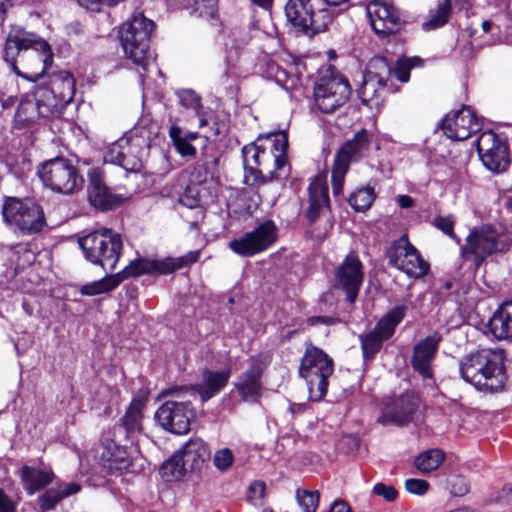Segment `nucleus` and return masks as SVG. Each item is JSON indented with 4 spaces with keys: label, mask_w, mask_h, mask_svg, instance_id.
Returning a JSON list of instances; mask_svg holds the SVG:
<instances>
[{
    "label": "nucleus",
    "mask_w": 512,
    "mask_h": 512,
    "mask_svg": "<svg viewBox=\"0 0 512 512\" xmlns=\"http://www.w3.org/2000/svg\"><path fill=\"white\" fill-rule=\"evenodd\" d=\"M288 136L285 131L259 136L255 142L242 148L244 182L254 185L259 181L286 177Z\"/></svg>",
    "instance_id": "1"
},
{
    "label": "nucleus",
    "mask_w": 512,
    "mask_h": 512,
    "mask_svg": "<svg viewBox=\"0 0 512 512\" xmlns=\"http://www.w3.org/2000/svg\"><path fill=\"white\" fill-rule=\"evenodd\" d=\"M4 59L16 75L34 82L52 65L53 53L43 38L12 27L6 38Z\"/></svg>",
    "instance_id": "2"
},
{
    "label": "nucleus",
    "mask_w": 512,
    "mask_h": 512,
    "mask_svg": "<svg viewBox=\"0 0 512 512\" xmlns=\"http://www.w3.org/2000/svg\"><path fill=\"white\" fill-rule=\"evenodd\" d=\"M504 359L502 349H478L460 361V375L479 391L497 392L504 386Z\"/></svg>",
    "instance_id": "3"
},
{
    "label": "nucleus",
    "mask_w": 512,
    "mask_h": 512,
    "mask_svg": "<svg viewBox=\"0 0 512 512\" xmlns=\"http://www.w3.org/2000/svg\"><path fill=\"white\" fill-rule=\"evenodd\" d=\"M154 28V22L146 18L142 13L133 14L119 29V37L124 53L132 62L141 67L139 72L141 83L148 77L146 73L154 69L160 71L153 59L149 56L150 35Z\"/></svg>",
    "instance_id": "4"
},
{
    "label": "nucleus",
    "mask_w": 512,
    "mask_h": 512,
    "mask_svg": "<svg viewBox=\"0 0 512 512\" xmlns=\"http://www.w3.org/2000/svg\"><path fill=\"white\" fill-rule=\"evenodd\" d=\"M79 246L87 261L100 265L105 271H114L120 259L123 240L119 233L101 228L79 238Z\"/></svg>",
    "instance_id": "5"
},
{
    "label": "nucleus",
    "mask_w": 512,
    "mask_h": 512,
    "mask_svg": "<svg viewBox=\"0 0 512 512\" xmlns=\"http://www.w3.org/2000/svg\"><path fill=\"white\" fill-rule=\"evenodd\" d=\"M333 372V359L322 349L307 343L299 366V375L306 381L311 401L324 398Z\"/></svg>",
    "instance_id": "6"
},
{
    "label": "nucleus",
    "mask_w": 512,
    "mask_h": 512,
    "mask_svg": "<svg viewBox=\"0 0 512 512\" xmlns=\"http://www.w3.org/2000/svg\"><path fill=\"white\" fill-rule=\"evenodd\" d=\"M511 244L509 235L498 231L493 225L484 224L470 231L461 247V255L479 267L488 256L508 250Z\"/></svg>",
    "instance_id": "7"
},
{
    "label": "nucleus",
    "mask_w": 512,
    "mask_h": 512,
    "mask_svg": "<svg viewBox=\"0 0 512 512\" xmlns=\"http://www.w3.org/2000/svg\"><path fill=\"white\" fill-rule=\"evenodd\" d=\"M2 216L6 225L24 235L40 232L46 223L42 207L29 198L5 197Z\"/></svg>",
    "instance_id": "8"
},
{
    "label": "nucleus",
    "mask_w": 512,
    "mask_h": 512,
    "mask_svg": "<svg viewBox=\"0 0 512 512\" xmlns=\"http://www.w3.org/2000/svg\"><path fill=\"white\" fill-rule=\"evenodd\" d=\"M149 147V137L135 130L109 145L104 152V161L121 166L126 171H136L141 167Z\"/></svg>",
    "instance_id": "9"
},
{
    "label": "nucleus",
    "mask_w": 512,
    "mask_h": 512,
    "mask_svg": "<svg viewBox=\"0 0 512 512\" xmlns=\"http://www.w3.org/2000/svg\"><path fill=\"white\" fill-rule=\"evenodd\" d=\"M37 174L51 190L63 194L73 193L83 182L77 168L66 158L56 157L41 163Z\"/></svg>",
    "instance_id": "10"
},
{
    "label": "nucleus",
    "mask_w": 512,
    "mask_h": 512,
    "mask_svg": "<svg viewBox=\"0 0 512 512\" xmlns=\"http://www.w3.org/2000/svg\"><path fill=\"white\" fill-rule=\"evenodd\" d=\"M350 95L351 87L348 80L333 71H327L314 86L315 105L325 114L333 113L344 105Z\"/></svg>",
    "instance_id": "11"
},
{
    "label": "nucleus",
    "mask_w": 512,
    "mask_h": 512,
    "mask_svg": "<svg viewBox=\"0 0 512 512\" xmlns=\"http://www.w3.org/2000/svg\"><path fill=\"white\" fill-rule=\"evenodd\" d=\"M285 14L293 26L309 36L325 31L332 22L329 11H315L310 0H289L285 6Z\"/></svg>",
    "instance_id": "12"
},
{
    "label": "nucleus",
    "mask_w": 512,
    "mask_h": 512,
    "mask_svg": "<svg viewBox=\"0 0 512 512\" xmlns=\"http://www.w3.org/2000/svg\"><path fill=\"white\" fill-rule=\"evenodd\" d=\"M199 251H190L178 258L155 259L150 257H138L119 272L122 280L130 277H138L143 274H168L176 269L195 263L199 259Z\"/></svg>",
    "instance_id": "13"
},
{
    "label": "nucleus",
    "mask_w": 512,
    "mask_h": 512,
    "mask_svg": "<svg viewBox=\"0 0 512 512\" xmlns=\"http://www.w3.org/2000/svg\"><path fill=\"white\" fill-rule=\"evenodd\" d=\"M196 412L190 401L167 400L155 412V420L164 430L184 435L190 431Z\"/></svg>",
    "instance_id": "14"
},
{
    "label": "nucleus",
    "mask_w": 512,
    "mask_h": 512,
    "mask_svg": "<svg viewBox=\"0 0 512 512\" xmlns=\"http://www.w3.org/2000/svg\"><path fill=\"white\" fill-rule=\"evenodd\" d=\"M483 165L493 173L504 172L509 163V149L505 139L491 130L483 132L476 143Z\"/></svg>",
    "instance_id": "15"
},
{
    "label": "nucleus",
    "mask_w": 512,
    "mask_h": 512,
    "mask_svg": "<svg viewBox=\"0 0 512 512\" xmlns=\"http://www.w3.org/2000/svg\"><path fill=\"white\" fill-rule=\"evenodd\" d=\"M387 257L392 266L414 278L424 276L429 269L428 263L406 237L393 244L387 251Z\"/></svg>",
    "instance_id": "16"
},
{
    "label": "nucleus",
    "mask_w": 512,
    "mask_h": 512,
    "mask_svg": "<svg viewBox=\"0 0 512 512\" xmlns=\"http://www.w3.org/2000/svg\"><path fill=\"white\" fill-rule=\"evenodd\" d=\"M277 240V227L273 221L267 220L253 231L243 234L231 241L229 247L235 253L250 257L269 248Z\"/></svg>",
    "instance_id": "17"
},
{
    "label": "nucleus",
    "mask_w": 512,
    "mask_h": 512,
    "mask_svg": "<svg viewBox=\"0 0 512 512\" xmlns=\"http://www.w3.org/2000/svg\"><path fill=\"white\" fill-rule=\"evenodd\" d=\"M363 265L355 253H349L335 271V287L341 289L349 303H354L363 283Z\"/></svg>",
    "instance_id": "18"
},
{
    "label": "nucleus",
    "mask_w": 512,
    "mask_h": 512,
    "mask_svg": "<svg viewBox=\"0 0 512 512\" xmlns=\"http://www.w3.org/2000/svg\"><path fill=\"white\" fill-rule=\"evenodd\" d=\"M418 407V397L413 393H404L384 404L377 421L382 425L405 426L412 422Z\"/></svg>",
    "instance_id": "19"
},
{
    "label": "nucleus",
    "mask_w": 512,
    "mask_h": 512,
    "mask_svg": "<svg viewBox=\"0 0 512 512\" xmlns=\"http://www.w3.org/2000/svg\"><path fill=\"white\" fill-rule=\"evenodd\" d=\"M441 127L449 139L463 141L481 130V122L471 107L463 106L461 109L447 114Z\"/></svg>",
    "instance_id": "20"
},
{
    "label": "nucleus",
    "mask_w": 512,
    "mask_h": 512,
    "mask_svg": "<svg viewBox=\"0 0 512 512\" xmlns=\"http://www.w3.org/2000/svg\"><path fill=\"white\" fill-rule=\"evenodd\" d=\"M39 93L48 103L56 104V116L59 117L66 105L73 100L75 94L74 78L70 73L61 71L54 74L50 79L49 86L40 88Z\"/></svg>",
    "instance_id": "21"
},
{
    "label": "nucleus",
    "mask_w": 512,
    "mask_h": 512,
    "mask_svg": "<svg viewBox=\"0 0 512 512\" xmlns=\"http://www.w3.org/2000/svg\"><path fill=\"white\" fill-rule=\"evenodd\" d=\"M366 11L371 27L378 36L385 37L398 30L400 15L392 4L374 0L367 5Z\"/></svg>",
    "instance_id": "22"
},
{
    "label": "nucleus",
    "mask_w": 512,
    "mask_h": 512,
    "mask_svg": "<svg viewBox=\"0 0 512 512\" xmlns=\"http://www.w3.org/2000/svg\"><path fill=\"white\" fill-rule=\"evenodd\" d=\"M56 114V104L48 103L40 96L38 90L36 95H26L21 99L15 113V120L22 125H30L41 118L57 117Z\"/></svg>",
    "instance_id": "23"
},
{
    "label": "nucleus",
    "mask_w": 512,
    "mask_h": 512,
    "mask_svg": "<svg viewBox=\"0 0 512 512\" xmlns=\"http://www.w3.org/2000/svg\"><path fill=\"white\" fill-rule=\"evenodd\" d=\"M441 341L442 335L434 332L416 343L413 347L411 366L423 379L433 378L432 363Z\"/></svg>",
    "instance_id": "24"
},
{
    "label": "nucleus",
    "mask_w": 512,
    "mask_h": 512,
    "mask_svg": "<svg viewBox=\"0 0 512 512\" xmlns=\"http://www.w3.org/2000/svg\"><path fill=\"white\" fill-rule=\"evenodd\" d=\"M88 200L91 205L102 210L112 209L119 205V198L113 195L103 181V173L93 168L88 173Z\"/></svg>",
    "instance_id": "25"
},
{
    "label": "nucleus",
    "mask_w": 512,
    "mask_h": 512,
    "mask_svg": "<svg viewBox=\"0 0 512 512\" xmlns=\"http://www.w3.org/2000/svg\"><path fill=\"white\" fill-rule=\"evenodd\" d=\"M265 363L260 358L252 359L249 368L242 374L236 388L241 398L245 401H255L261 394V375Z\"/></svg>",
    "instance_id": "26"
},
{
    "label": "nucleus",
    "mask_w": 512,
    "mask_h": 512,
    "mask_svg": "<svg viewBox=\"0 0 512 512\" xmlns=\"http://www.w3.org/2000/svg\"><path fill=\"white\" fill-rule=\"evenodd\" d=\"M189 473H199L210 459L211 452L201 439H191L178 451Z\"/></svg>",
    "instance_id": "27"
},
{
    "label": "nucleus",
    "mask_w": 512,
    "mask_h": 512,
    "mask_svg": "<svg viewBox=\"0 0 512 512\" xmlns=\"http://www.w3.org/2000/svg\"><path fill=\"white\" fill-rule=\"evenodd\" d=\"M370 147V137L367 130L355 133L352 139L346 141L336 153L334 161L350 166L351 162L364 157Z\"/></svg>",
    "instance_id": "28"
},
{
    "label": "nucleus",
    "mask_w": 512,
    "mask_h": 512,
    "mask_svg": "<svg viewBox=\"0 0 512 512\" xmlns=\"http://www.w3.org/2000/svg\"><path fill=\"white\" fill-rule=\"evenodd\" d=\"M308 194L307 217L311 222H314L322 211L329 209L328 186L325 175L318 174L313 178L308 187Z\"/></svg>",
    "instance_id": "29"
},
{
    "label": "nucleus",
    "mask_w": 512,
    "mask_h": 512,
    "mask_svg": "<svg viewBox=\"0 0 512 512\" xmlns=\"http://www.w3.org/2000/svg\"><path fill=\"white\" fill-rule=\"evenodd\" d=\"M101 460L109 470H128L130 467V457L125 447L118 445L114 440L103 442Z\"/></svg>",
    "instance_id": "30"
},
{
    "label": "nucleus",
    "mask_w": 512,
    "mask_h": 512,
    "mask_svg": "<svg viewBox=\"0 0 512 512\" xmlns=\"http://www.w3.org/2000/svg\"><path fill=\"white\" fill-rule=\"evenodd\" d=\"M224 384V373L223 372H210L207 371L203 375V381L201 384L190 388H177L173 392H185L189 394H198L200 399L208 401L215 396Z\"/></svg>",
    "instance_id": "31"
},
{
    "label": "nucleus",
    "mask_w": 512,
    "mask_h": 512,
    "mask_svg": "<svg viewBox=\"0 0 512 512\" xmlns=\"http://www.w3.org/2000/svg\"><path fill=\"white\" fill-rule=\"evenodd\" d=\"M54 474L50 469H42L25 465L21 468V480L24 489L32 495L53 481Z\"/></svg>",
    "instance_id": "32"
},
{
    "label": "nucleus",
    "mask_w": 512,
    "mask_h": 512,
    "mask_svg": "<svg viewBox=\"0 0 512 512\" xmlns=\"http://www.w3.org/2000/svg\"><path fill=\"white\" fill-rule=\"evenodd\" d=\"M489 327L497 339H512V301L504 303L494 313Z\"/></svg>",
    "instance_id": "33"
},
{
    "label": "nucleus",
    "mask_w": 512,
    "mask_h": 512,
    "mask_svg": "<svg viewBox=\"0 0 512 512\" xmlns=\"http://www.w3.org/2000/svg\"><path fill=\"white\" fill-rule=\"evenodd\" d=\"M81 490V486L76 482L63 483L56 488L46 490L39 498V507L42 511H49L68 496L74 495Z\"/></svg>",
    "instance_id": "34"
},
{
    "label": "nucleus",
    "mask_w": 512,
    "mask_h": 512,
    "mask_svg": "<svg viewBox=\"0 0 512 512\" xmlns=\"http://www.w3.org/2000/svg\"><path fill=\"white\" fill-rule=\"evenodd\" d=\"M169 136L176 151L185 158H194L197 153L193 142L199 138L196 132H184L179 126L173 125L169 129Z\"/></svg>",
    "instance_id": "35"
},
{
    "label": "nucleus",
    "mask_w": 512,
    "mask_h": 512,
    "mask_svg": "<svg viewBox=\"0 0 512 512\" xmlns=\"http://www.w3.org/2000/svg\"><path fill=\"white\" fill-rule=\"evenodd\" d=\"M405 305H398L383 316L372 330L383 341L389 339L395 332L396 326L403 320L406 313Z\"/></svg>",
    "instance_id": "36"
},
{
    "label": "nucleus",
    "mask_w": 512,
    "mask_h": 512,
    "mask_svg": "<svg viewBox=\"0 0 512 512\" xmlns=\"http://www.w3.org/2000/svg\"><path fill=\"white\" fill-rule=\"evenodd\" d=\"M451 0H437L434 8L427 14L426 20L422 23L424 31H432L444 26L451 16Z\"/></svg>",
    "instance_id": "37"
},
{
    "label": "nucleus",
    "mask_w": 512,
    "mask_h": 512,
    "mask_svg": "<svg viewBox=\"0 0 512 512\" xmlns=\"http://www.w3.org/2000/svg\"><path fill=\"white\" fill-rule=\"evenodd\" d=\"M144 402L140 399H134L122 418V425L129 436L140 433L142 430Z\"/></svg>",
    "instance_id": "38"
},
{
    "label": "nucleus",
    "mask_w": 512,
    "mask_h": 512,
    "mask_svg": "<svg viewBox=\"0 0 512 512\" xmlns=\"http://www.w3.org/2000/svg\"><path fill=\"white\" fill-rule=\"evenodd\" d=\"M445 460V453L437 448L420 453L414 461L415 467L422 474H429L437 470Z\"/></svg>",
    "instance_id": "39"
},
{
    "label": "nucleus",
    "mask_w": 512,
    "mask_h": 512,
    "mask_svg": "<svg viewBox=\"0 0 512 512\" xmlns=\"http://www.w3.org/2000/svg\"><path fill=\"white\" fill-rule=\"evenodd\" d=\"M122 281L120 274L107 275L104 278L83 285L80 289L81 294L95 296L107 293L115 289Z\"/></svg>",
    "instance_id": "40"
},
{
    "label": "nucleus",
    "mask_w": 512,
    "mask_h": 512,
    "mask_svg": "<svg viewBox=\"0 0 512 512\" xmlns=\"http://www.w3.org/2000/svg\"><path fill=\"white\" fill-rule=\"evenodd\" d=\"M162 478L167 481H177L189 474L178 452L165 461L160 467Z\"/></svg>",
    "instance_id": "41"
},
{
    "label": "nucleus",
    "mask_w": 512,
    "mask_h": 512,
    "mask_svg": "<svg viewBox=\"0 0 512 512\" xmlns=\"http://www.w3.org/2000/svg\"><path fill=\"white\" fill-rule=\"evenodd\" d=\"M384 87L385 82L383 78L378 77L372 72H368L359 92L363 103L367 104L368 102L374 101L375 98H378L380 93L384 90Z\"/></svg>",
    "instance_id": "42"
},
{
    "label": "nucleus",
    "mask_w": 512,
    "mask_h": 512,
    "mask_svg": "<svg viewBox=\"0 0 512 512\" xmlns=\"http://www.w3.org/2000/svg\"><path fill=\"white\" fill-rule=\"evenodd\" d=\"M413 61H418L421 63L422 59L418 57L400 59L396 62L393 71L390 70L387 63L383 59L376 60L375 63L382 67L387 73H393L397 80L405 83L409 80L410 70L414 65Z\"/></svg>",
    "instance_id": "43"
},
{
    "label": "nucleus",
    "mask_w": 512,
    "mask_h": 512,
    "mask_svg": "<svg viewBox=\"0 0 512 512\" xmlns=\"http://www.w3.org/2000/svg\"><path fill=\"white\" fill-rule=\"evenodd\" d=\"M374 199V189L371 187H364L357 190L349 197V204L354 210L364 212L370 208Z\"/></svg>",
    "instance_id": "44"
},
{
    "label": "nucleus",
    "mask_w": 512,
    "mask_h": 512,
    "mask_svg": "<svg viewBox=\"0 0 512 512\" xmlns=\"http://www.w3.org/2000/svg\"><path fill=\"white\" fill-rule=\"evenodd\" d=\"M296 498L304 512H316L320 499L318 491L298 489Z\"/></svg>",
    "instance_id": "45"
},
{
    "label": "nucleus",
    "mask_w": 512,
    "mask_h": 512,
    "mask_svg": "<svg viewBox=\"0 0 512 512\" xmlns=\"http://www.w3.org/2000/svg\"><path fill=\"white\" fill-rule=\"evenodd\" d=\"M349 167L341 162L334 161L331 175L332 191L335 197L342 194L345 175Z\"/></svg>",
    "instance_id": "46"
},
{
    "label": "nucleus",
    "mask_w": 512,
    "mask_h": 512,
    "mask_svg": "<svg viewBox=\"0 0 512 512\" xmlns=\"http://www.w3.org/2000/svg\"><path fill=\"white\" fill-rule=\"evenodd\" d=\"M383 340L373 331L361 337V347L364 357H373L382 347Z\"/></svg>",
    "instance_id": "47"
},
{
    "label": "nucleus",
    "mask_w": 512,
    "mask_h": 512,
    "mask_svg": "<svg viewBox=\"0 0 512 512\" xmlns=\"http://www.w3.org/2000/svg\"><path fill=\"white\" fill-rule=\"evenodd\" d=\"M179 202L190 209L199 207L201 205L199 186L195 184L188 185L180 195Z\"/></svg>",
    "instance_id": "48"
},
{
    "label": "nucleus",
    "mask_w": 512,
    "mask_h": 512,
    "mask_svg": "<svg viewBox=\"0 0 512 512\" xmlns=\"http://www.w3.org/2000/svg\"><path fill=\"white\" fill-rule=\"evenodd\" d=\"M432 224L460 244V238L454 233L455 218L452 215L435 217Z\"/></svg>",
    "instance_id": "49"
},
{
    "label": "nucleus",
    "mask_w": 512,
    "mask_h": 512,
    "mask_svg": "<svg viewBox=\"0 0 512 512\" xmlns=\"http://www.w3.org/2000/svg\"><path fill=\"white\" fill-rule=\"evenodd\" d=\"M265 493V482L262 480H255L248 487L247 499L251 504L260 506L264 502Z\"/></svg>",
    "instance_id": "50"
},
{
    "label": "nucleus",
    "mask_w": 512,
    "mask_h": 512,
    "mask_svg": "<svg viewBox=\"0 0 512 512\" xmlns=\"http://www.w3.org/2000/svg\"><path fill=\"white\" fill-rule=\"evenodd\" d=\"M179 103L186 109H191L198 113L200 108V98L191 89H181L176 92Z\"/></svg>",
    "instance_id": "51"
},
{
    "label": "nucleus",
    "mask_w": 512,
    "mask_h": 512,
    "mask_svg": "<svg viewBox=\"0 0 512 512\" xmlns=\"http://www.w3.org/2000/svg\"><path fill=\"white\" fill-rule=\"evenodd\" d=\"M447 485L455 496H463L469 491L468 481L461 475H451L447 480Z\"/></svg>",
    "instance_id": "52"
},
{
    "label": "nucleus",
    "mask_w": 512,
    "mask_h": 512,
    "mask_svg": "<svg viewBox=\"0 0 512 512\" xmlns=\"http://www.w3.org/2000/svg\"><path fill=\"white\" fill-rule=\"evenodd\" d=\"M429 483L424 479H407L405 481L406 490L415 495H424L429 489Z\"/></svg>",
    "instance_id": "53"
},
{
    "label": "nucleus",
    "mask_w": 512,
    "mask_h": 512,
    "mask_svg": "<svg viewBox=\"0 0 512 512\" xmlns=\"http://www.w3.org/2000/svg\"><path fill=\"white\" fill-rule=\"evenodd\" d=\"M373 492L388 502H393L398 496V492L393 486L384 483H377L373 488Z\"/></svg>",
    "instance_id": "54"
},
{
    "label": "nucleus",
    "mask_w": 512,
    "mask_h": 512,
    "mask_svg": "<svg viewBox=\"0 0 512 512\" xmlns=\"http://www.w3.org/2000/svg\"><path fill=\"white\" fill-rule=\"evenodd\" d=\"M229 37L233 42V47L236 50L241 49L244 45L247 44L249 40V35L245 30L233 29L230 31Z\"/></svg>",
    "instance_id": "55"
},
{
    "label": "nucleus",
    "mask_w": 512,
    "mask_h": 512,
    "mask_svg": "<svg viewBox=\"0 0 512 512\" xmlns=\"http://www.w3.org/2000/svg\"><path fill=\"white\" fill-rule=\"evenodd\" d=\"M200 9V13L202 16L207 17L211 20L215 19L217 14V1L216 0H207V4L203 9Z\"/></svg>",
    "instance_id": "56"
},
{
    "label": "nucleus",
    "mask_w": 512,
    "mask_h": 512,
    "mask_svg": "<svg viewBox=\"0 0 512 512\" xmlns=\"http://www.w3.org/2000/svg\"><path fill=\"white\" fill-rule=\"evenodd\" d=\"M16 505L0 490V512H15Z\"/></svg>",
    "instance_id": "57"
},
{
    "label": "nucleus",
    "mask_w": 512,
    "mask_h": 512,
    "mask_svg": "<svg viewBox=\"0 0 512 512\" xmlns=\"http://www.w3.org/2000/svg\"><path fill=\"white\" fill-rule=\"evenodd\" d=\"M329 512H352L349 504L345 502L344 500H335L331 507Z\"/></svg>",
    "instance_id": "58"
},
{
    "label": "nucleus",
    "mask_w": 512,
    "mask_h": 512,
    "mask_svg": "<svg viewBox=\"0 0 512 512\" xmlns=\"http://www.w3.org/2000/svg\"><path fill=\"white\" fill-rule=\"evenodd\" d=\"M308 321L311 325H315L318 323L332 325V324L336 323L338 320L333 317H328V316H314V317H311Z\"/></svg>",
    "instance_id": "59"
},
{
    "label": "nucleus",
    "mask_w": 512,
    "mask_h": 512,
    "mask_svg": "<svg viewBox=\"0 0 512 512\" xmlns=\"http://www.w3.org/2000/svg\"><path fill=\"white\" fill-rule=\"evenodd\" d=\"M80 5L84 6L86 9L92 11H99L100 6L103 5L102 0H78Z\"/></svg>",
    "instance_id": "60"
},
{
    "label": "nucleus",
    "mask_w": 512,
    "mask_h": 512,
    "mask_svg": "<svg viewBox=\"0 0 512 512\" xmlns=\"http://www.w3.org/2000/svg\"><path fill=\"white\" fill-rule=\"evenodd\" d=\"M213 463L220 471H224V449H220L215 453Z\"/></svg>",
    "instance_id": "61"
},
{
    "label": "nucleus",
    "mask_w": 512,
    "mask_h": 512,
    "mask_svg": "<svg viewBox=\"0 0 512 512\" xmlns=\"http://www.w3.org/2000/svg\"><path fill=\"white\" fill-rule=\"evenodd\" d=\"M397 203L401 208H409L413 205L414 201L410 196L399 195L397 197Z\"/></svg>",
    "instance_id": "62"
},
{
    "label": "nucleus",
    "mask_w": 512,
    "mask_h": 512,
    "mask_svg": "<svg viewBox=\"0 0 512 512\" xmlns=\"http://www.w3.org/2000/svg\"><path fill=\"white\" fill-rule=\"evenodd\" d=\"M500 499L503 501L512 500V484H506L503 486V488L501 490Z\"/></svg>",
    "instance_id": "63"
},
{
    "label": "nucleus",
    "mask_w": 512,
    "mask_h": 512,
    "mask_svg": "<svg viewBox=\"0 0 512 512\" xmlns=\"http://www.w3.org/2000/svg\"><path fill=\"white\" fill-rule=\"evenodd\" d=\"M254 5L259 6L263 9H270L273 3V0H250Z\"/></svg>",
    "instance_id": "64"
}]
</instances>
